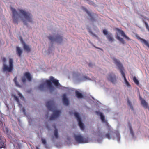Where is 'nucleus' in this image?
<instances>
[{
	"label": "nucleus",
	"mask_w": 149,
	"mask_h": 149,
	"mask_svg": "<svg viewBox=\"0 0 149 149\" xmlns=\"http://www.w3.org/2000/svg\"><path fill=\"white\" fill-rule=\"evenodd\" d=\"M88 65L89 66H91V63H89L88 64Z\"/></svg>",
	"instance_id": "nucleus-41"
},
{
	"label": "nucleus",
	"mask_w": 149,
	"mask_h": 149,
	"mask_svg": "<svg viewBox=\"0 0 149 149\" xmlns=\"http://www.w3.org/2000/svg\"><path fill=\"white\" fill-rule=\"evenodd\" d=\"M19 11L28 21L30 22H32V16L30 13L22 9H19Z\"/></svg>",
	"instance_id": "nucleus-5"
},
{
	"label": "nucleus",
	"mask_w": 149,
	"mask_h": 149,
	"mask_svg": "<svg viewBox=\"0 0 149 149\" xmlns=\"http://www.w3.org/2000/svg\"><path fill=\"white\" fill-rule=\"evenodd\" d=\"M143 22L145 24L146 29L149 31V26L147 22L144 21H143Z\"/></svg>",
	"instance_id": "nucleus-30"
},
{
	"label": "nucleus",
	"mask_w": 149,
	"mask_h": 149,
	"mask_svg": "<svg viewBox=\"0 0 149 149\" xmlns=\"http://www.w3.org/2000/svg\"><path fill=\"white\" fill-rule=\"evenodd\" d=\"M49 39L52 41H56L58 43H61L63 40L62 37L60 36H57L56 38H54L52 36L48 37Z\"/></svg>",
	"instance_id": "nucleus-12"
},
{
	"label": "nucleus",
	"mask_w": 149,
	"mask_h": 149,
	"mask_svg": "<svg viewBox=\"0 0 149 149\" xmlns=\"http://www.w3.org/2000/svg\"><path fill=\"white\" fill-rule=\"evenodd\" d=\"M127 103L128 105L130 107V108L131 109H133V106L131 104V102H130V100L128 99L127 100Z\"/></svg>",
	"instance_id": "nucleus-31"
},
{
	"label": "nucleus",
	"mask_w": 149,
	"mask_h": 149,
	"mask_svg": "<svg viewBox=\"0 0 149 149\" xmlns=\"http://www.w3.org/2000/svg\"><path fill=\"white\" fill-rule=\"evenodd\" d=\"M13 59L11 58L9 59V67L5 64H4L3 66V70L4 72H11L13 69Z\"/></svg>",
	"instance_id": "nucleus-4"
},
{
	"label": "nucleus",
	"mask_w": 149,
	"mask_h": 149,
	"mask_svg": "<svg viewBox=\"0 0 149 149\" xmlns=\"http://www.w3.org/2000/svg\"><path fill=\"white\" fill-rule=\"evenodd\" d=\"M100 118L102 121H105L104 117L102 114L100 115Z\"/></svg>",
	"instance_id": "nucleus-34"
},
{
	"label": "nucleus",
	"mask_w": 149,
	"mask_h": 149,
	"mask_svg": "<svg viewBox=\"0 0 149 149\" xmlns=\"http://www.w3.org/2000/svg\"><path fill=\"white\" fill-rule=\"evenodd\" d=\"M117 39L120 41L122 44H124L125 43V41L123 38H121L118 35H117L116 36Z\"/></svg>",
	"instance_id": "nucleus-25"
},
{
	"label": "nucleus",
	"mask_w": 149,
	"mask_h": 149,
	"mask_svg": "<svg viewBox=\"0 0 149 149\" xmlns=\"http://www.w3.org/2000/svg\"><path fill=\"white\" fill-rule=\"evenodd\" d=\"M6 59L5 58H3V62L5 63L6 61Z\"/></svg>",
	"instance_id": "nucleus-38"
},
{
	"label": "nucleus",
	"mask_w": 149,
	"mask_h": 149,
	"mask_svg": "<svg viewBox=\"0 0 149 149\" xmlns=\"http://www.w3.org/2000/svg\"><path fill=\"white\" fill-rule=\"evenodd\" d=\"M46 127L47 129L49 130H50V127L48 125H47L46 126Z\"/></svg>",
	"instance_id": "nucleus-37"
},
{
	"label": "nucleus",
	"mask_w": 149,
	"mask_h": 149,
	"mask_svg": "<svg viewBox=\"0 0 149 149\" xmlns=\"http://www.w3.org/2000/svg\"><path fill=\"white\" fill-rule=\"evenodd\" d=\"M23 112L25 113V110L24 108H23L22 109Z\"/></svg>",
	"instance_id": "nucleus-39"
},
{
	"label": "nucleus",
	"mask_w": 149,
	"mask_h": 149,
	"mask_svg": "<svg viewBox=\"0 0 149 149\" xmlns=\"http://www.w3.org/2000/svg\"><path fill=\"white\" fill-rule=\"evenodd\" d=\"M107 79L112 83L115 84L116 82L115 75L112 73H110L108 75Z\"/></svg>",
	"instance_id": "nucleus-13"
},
{
	"label": "nucleus",
	"mask_w": 149,
	"mask_h": 149,
	"mask_svg": "<svg viewBox=\"0 0 149 149\" xmlns=\"http://www.w3.org/2000/svg\"><path fill=\"white\" fill-rule=\"evenodd\" d=\"M113 59L114 63L118 67L119 69L120 70L122 77L124 79L125 84L127 87H130V85L126 79L125 74L124 72V69L122 64L119 61L115 58H113Z\"/></svg>",
	"instance_id": "nucleus-2"
},
{
	"label": "nucleus",
	"mask_w": 149,
	"mask_h": 149,
	"mask_svg": "<svg viewBox=\"0 0 149 149\" xmlns=\"http://www.w3.org/2000/svg\"><path fill=\"white\" fill-rule=\"evenodd\" d=\"M76 141L79 143H85L88 142V139L84 138L81 135H76L74 136Z\"/></svg>",
	"instance_id": "nucleus-6"
},
{
	"label": "nucleus",
	"mask_w": 149,
	"mask_h": 149,
	"mask_svg": "<svg viewBox=\"0 0 149 149\" xmlns=\"http://www.w3.org/2000/svg\"><path fill=\"white\" fill-rule=\"evenodd\" d=\"M14 98L18 103H19V100L18 98L15 95H14Z\"/></svg>",
	"instance_id": "nucleus-32"
},
{
	"label": "nucleus",
	"mask_w": 149,
	"mask_h": 149,
	"mask_svg": "<svg viewBox=\"0 0 149 149\" xmlns=\"http://www.w3.org/2000/svg\"><path fill=\"white\" fill-rule=\"evenodd\" d=\"M41 141L42 143L44 145H45L46 144V141L45 139H44L42 138L41 139Z\"/></svg>",
	"instance_id": "nucleus-33"
},
{
	"label": "nucleus",
	"mask_w": 149,
	"mask_h": 149,
	"mask_svg": "<svg viewBox=\"0 0 149 149\" xmlns=\"http://www.w3.org/2000/svg\"><path fill=\"white\" fill-rule=\"evenodd\" d=\"M18 95H19V97L21 98H22L23 97L22 95V94L20 93H19L18 94Z\"/></svg>",
	"instance_id": "nucleus-35"
},
{
	"label": "nucleus",
	"mask_w": 149,
	"mask_h": 149,
	"mask_svg": "<svg viewBox=\"0 0 149 149\" xmlns=\"http://www.w3.org/2000/svg\"><path fill=\"white\" fill-rule=\"evenodd\" d=\"M11 9L13 14L12 16L13 22L14 24H17L18 19L16 17V16L18 15V13L15 9L11 7Z\"/></svg>",
	"instance_id": "nucleus-10"
},
{
	"label": "nucleus",
	"mask_w": 149,
	"mask_h": 149,
	"mask_svg": "<svg viewBox=\"0 0 149 149\" xmlns=\"http://www.w3.org/2000/svg\"><path fill=\"white\" fill-rule=\"evenodd\" d=\"M13 141V142H14L15 143H17V141L15 139H13V140L12 141Z\"/></svg>",
	"instance_id": "nucleus-36"
},
{
	"label": "nucleus",
	"mask_w": 149,
	"mask_h": 149,
	"mask_svg": "<svg viewBox=\"0 0 149 149\" xmlns=\"http://www.w3.org/2000/svg\"><path fill=\"white\" fill-rule=\"evenodd\" d=\"M23 47L24 49L28 52H30L31 51V48L29 46L24 43L23 44Z\"/></svg>",
	"instance_id": "nucleus-21"
},
{
	"label": "nucleus",
	"mask_w": 149,
	"mask_h": 149,
	"mask_svg": "<svg viewBox=\"0 0 149 149\" xmlns=\"http://www.w3.org/2000/svg\"><path fill=\"white\" fill-rule=\"evenodd\" d=\"M52 126L53 127L54 129H55L54 132V135L56 138L57 139L58 138V130L56 128V125H55L54 124Z\"/></svg>",
	"instance_id": "nucleus-20"
},
{
	"label": "nucleus",
	"mask_w": 149,
	"mask_h": 149,
	"mask_svg": "<svg viewBox=\"0 0 149 149\" xmlns=\"http://www.w3.org/2000/svg\"><path fill=\"white\" fill-rule=\"evenodd\" d=\"M75 94L77 97L78 98H81L83 97V95L82 93L78 91H75Z\"/></svg>",
	"instance_id": "nucleus-22"
},
{
	"label": "nucleus",
	"mask_w": 149,
	"mask_h": 149,
	"mask_svg": "<svg viewBox=\"0 0 149 149\" xmlns=\"http://www.w3.org/2000/svg\"><path fill=\"white\" fill-rule=\"evenodd\" d=\"M105 122L107 125L108 133H107L104 135L102 133L100 132L99 130H98L97 133L98 135L102 139L107 138L109 139H110L111 138H112L114 139L115 137L113 135L114 134H115L116 136L117 141H120V134L118 130H114L113 128L110 126L108 125L107 124V122Z\"/></svg>",
	"instance_id": "nucleus-1"
},
{
	"label": "nucleus",
	"mask_w": 149,
	"mask_h": 149,
	"mask_svg": "<svg viewBox=\"0 0 149 149\" xmlns=\"http://www.w3.org/2000/svg\"><path fill=\"white\" fill-rule=\"evenodd\" d=\"M79 125L81 129L82 130H84V124L82 123L83 122H78Z\"/></svg>",
	"instance_id": "nucleus-24"
},
{
	"label": "nucleus",
	"mask_w": 149,
	"mask_h": 149,
	"mask_svg": "<svg viewBox=\"0 0 149 149\" xmlns=\"http://www.w3.org/2000/svg\"><path fill=\"white\" fill-rule=\"evenodd\" d=\"M83 10H85L86 13L90 17V19L91 21H95V20L94 18L93 17V16L94 15V13H91L89 11H88V10L85 8H83Z\"/></svg>",
	"instance_id": "nucleus-14"
},
{
	"label": "nucleus",
	"mask_w": 149,
	"mask_h": 149,
	"mask_svg": "<svg viewBox=\"0 0 149 149\" xmlns=\"http://www.w3.org/2000/svg\"><path fill=\"white\" fill-rule=\"evenodd\" d=\"M44 85L43 84H41L38 86L39 89L41 91H43L44 89Z\"/></svg>",
	"instance_id": "nucleus-27"
},
{
	"label": "nucleus",
	"mask_w": 149,
	"mask_h": 149,
	"mask_svg": "<svg viewBox=\"0 0 149 149\" xmlns=\"http://www.w3.org/2000/svg\"><path fill=\"white\" fill-rule=\"evenodd\" d=\"M51 82H52L56 86H59L60 85L58 81V80L54 79L53 77L51 76L50 77V80H47L46 81V83L47 84L49 88L50 93H52L54 89V88L52 85Z\"/></svg>",
	"instance_id": "nucleus-3"
},
{
	"label": "nucleus",
	"mask_w": 149,
	"mask_h": 149,
	"mask_svg": "<svg viewBox=\"0 0 149 149\" xmlns=\"http://www.w3.org/2000/svg\"><path fill=\"white\" fill-rule=\"evenodd\" d=\"M24 76V77L22 78V80L23 83H25L26 81L25 78H26L29 81H31L32 77L29 72H25Z\"/></svg>",
	"instance_id": "nucleus-9"
},
{
	"label": "nucleus",
	"mask_w": 149,
	"mask_h": 149,
	"mask_svg": "<svg viewBox=\"0 0 149 149\" xmlns=\"http://www.w3.org/2000/svg\"><path fill=\"white\" fill-rule=\"evenodd\" d=\"M23 22L24 23V24L25 25L27 24L26 22H25L24 20H23Z\"/></svg>",
	"instance_id": "nucleus-40"
},
{
	"label": "nucleus",
	"mask_w": 149,
	"mask_h": 149,
	"mask_svg": "<svg viewBox=\"0 0 149 149\" xmlns=\"http://www.w3.org/2000/svg\"><path fill=\"white\" fill-rule=\"evenodd\" d=\"M74 115L75 117L76 118L77 121H81V118L79 113L75 112L74 113Z\"/></svg>",
	"instance_id": "nucleus-23"
},
{
	"label": "nucleus",
	"mask_w": 149,
	"mask_h": 149,
	"mask_svg": "<svg viewBox=\"0 0 149 149\" xmlns=\"http://www.w3.org/2000/svg\"><path fill=\"white\" fill-rule=\"evenodd\" d=\"M63 101L64 104L66 106L69 104V102L68 99L66 97L65 94H64L63 95Z\"/></svg>",
	"instance_id": "nucleus-18"
},
{
	"label": "nucleus",
	"mask_w": 149,
	"mask_h": 149,
	"mask_svg": "<svg viewBox=\"0 0 149 149\" xmlns=\"http://www.w3.org/2000/svg\"><path fill=\"white\" fill-rule=\"evenodd\" d=\"M17 77H15L13 80V81L15 84V85L17 86L20 87V86L18 83L17 81Z\"/></svg>",
	"instance_id": "nucleus-26"
},
{
	"label": "nucleus",
	"mask_w": 149,
	"mask_h": 149,
	"mask_svg": "<svg viewBox=\"0 0 149 149\" xmlns=\"http://www.w3.org/2000/svg\"><path fill=\"white\" fill-rule=\"evenodd\" d=\"M36 149H39L38 148V147H36Z\"/></svg>",
	"instance_id": "nucleus-42"
},
{
	"label": "nucleus",
	"mask_w": 149,
	"mask_h": 149,
	"mask_svg": "<svg viewBox=\"0 0 149 149\" xmlns=\"http://www.w3.org/2000/svg\"><path fill=\"white\" fill-rule=\"evenodd\" d=\"M136 38L143 44H144L149 48V43L144 39L142 38L139 36H136Z\"/></svg>",
	"instance_id": "nucleus-16"
},
{
	"label": "nucleus",
	"mask_w": 149,
	"mask_h": 149,
	"mask_svg": "<svg viewBox=\"0 0 149 149\" xmlns=\"http://www.w3.org/2000/svg\"><path fill=\"white\" fill-rule=\"evenodd\" d=\"M16 51L18 56L19 57H21V55L22 53V50L21 48L19 47H16Z\"/></svg>",
	"instance_id": "nucleus-19"
},
{
	"label": "nucleus",
	"mask_w": 149,
	"mask_h": 149,
	"mask_svg": "<svg viewBox=\"0 0 149 149\" xmlns=\"http://www.w3.org/2000/svg\"><path fill=\"white\" fill-rule=\"evenodd\" d=\"M103 33L104 35H106V38L109 41L112 42L115 41V39L112 34L111 33H108L107 30L105 29L103 30Z\"/></svg>",
	"instance_id": "nucleus-7"
},
{
	"label": "nucleus",
	"mask_w": 149,
	"mask_h": 149,
	"mask_svg": "<svg viewBox=\"0 0 149 149\" xmlns=\"http://www.w3.org/2000/svg\"><path fill=\"white\" fill-rule=\"evenodd\" d=\"M46 107L49 110L53 111L55 108V104L53 100L48 101L46 104Z\"/></svg>",
	"instance_id": "nucleus-8"
},
{
	"label": "nucleus",
	"mask_w": 149,
	"mask_h": 149,
	"mask_svg": "<svg viewBox=\"0 0 149 149\" xmlns=\"http://www.w3.org/2000/svg\"><path fill=\"white\" fill-rule=\"evenodd\" d=\"M133 80L134 82L137 85H138L139 84V81L136 78V77H133Z\"/></svg>",
	"instance_id": "nucleus-29"
},
{
	"label": "nucleus",
	"mask_w": 149,
	"mask_h": 149,
	"mask_svg": "<svg viewBox=\"0 0 149 149\" xmlns=\"http://www.w3.org/2000/svg\"><path fill=\"white\" fill-rule=\"evenodd\" d=\"M129 129L130 130V132L132 136L133 137L134 136V134L133 132V130L132 129V127L131 126H129Z\"/></svg>",
	"instance_id": "nucleus-28"
},
{
	"label": "nucleus",
	"mask_w": 149,
	"mask_h": 149,
	"mask_svg": "<svg viewBox=\"0 0 149 149\" xmlns=\"http://www.w3.org/2000/svg\"><path fill=\"white\" fill-rule=\"evenodd\" d=\"M115 30L116 31L118 32L122 36L125 37L126 39L130 40V39L129 38L125 35L124 32L123 31L120 30L118 28H116Z\"/></svg>",
	"instance_id": "nucleus-15"
},
{
	"label": "nucleus",
	"mask_w": 149,
	"mask_h": 149,
	"mask_svg": "<svg viewBox=\"0 0 149 149\" xmlns=\"http://www.w3.org/2000/svg\"><path fill=\"white\" fill-rule=\"evenodd\" d=\"M139 99L141 100V104L144 107L147 108L148 107V104L146 100L143 98H142L141 96H139Z\"/></svg>",
	"instance_id": "nucleus-17"
},
{
	"label": "nucleus",
	"mask_w": 149,
	"mask_h": 149,
	"mask_svg": "<svg viewBox=\"0 0 149 149\" xmlns=\"http://www.w3.org/2000/svg\"><path fill=\"white\" fill-rule=\"evenodd\" d=\"M60 113V111L57 110H54L53 111V114L50 117V120H54L55 119L59 116Z\"/></svg>",
	"instance_id": "nucleus-11"
}]
</instances>
